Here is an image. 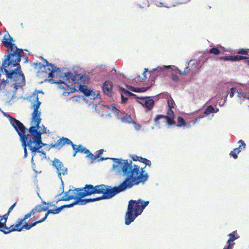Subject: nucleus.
<instances>
[{"label":"nucleus","mask_w":249,"mask_h":249,"mask_svg":"<svg viewBox=\"0 0 249 249\" xmlns=\"http://www.w3.org/2000/svg\"><path fill=\"white\" fill-rule=\"evenodd\" d=\"M223 249H225L224 248Z\"/></svg>","instance_id":"603ef678"},{"label":"nucleus","mask_w":249,"mask_h":249,"mask_svg":"<svg viewBox=\"0 0 249 249\" xmlns=\"http://www.w3.org/2000/svg\"><path fill=\"white\" fill-rule=\"evenodd\" d=\"M153 71H156V76H160L164 74V71L161 67H158L157 68L153 69Z\"/></svg>","instance_id":"7c9ffc66"},{"label":"nucleus","mask_w":249,"mask_h":249,"mask_svg":"<svg viewBox=\"0 0 249 249\" xmlns=\"http://www.w3.org/2000/svg\"><path fill=\"white\" fill-rule=\"evenodd\" d=\"M85 189L84 187L75 188L74 190L70 189L64 193V195L61 198H59L57 202L60 201H69L73 199H77L79 205H84L87 203L92 202L100 200L99 197L93 198H85L82 199L83 197L79 196V194L81 192H83Z\"/></svg>","instance_id":"6e6552de"},{"label":"nucleus","mask_w":249,"mask_h":249,"mask_svg":"<svg viewBox=\"0 0 249 249\" xmlns=\"http://www.w3.org/2000/svg\"><path fill=\"white\" fill-rule=\"evenodd\" d=\"M106 185L104 184L97 185L93 186L91 184H86L84 189H85L83 192H81L79 194V196L85 197L86 196H90L94 194H103L105 190V187Z\"/></svg>","instance_id":"9b49d317"},{"label":"nucleus","mask_w":249,"mask_h":249,"mask_svg":"<svg viewBox=\"0 0 249 249\" xmlns=\"http://www.w3.org/2000/svg\"><path fill=\"white\" fill-rule=\"evenodd\" d=\"M45 220L44 219V218L43 217L40 219H39L38 220H36V221H34V222L32 221V222H31L29 224L27 223V222H25V223L22 225V228H23V229H25L26 230H29L32 227L35 226L37 224L43 222Z\"/></svg>","instance_id":"4be33fe9"},{"label":"nucleus","mask_w":249,"mask_h":249,"mask_svg":"<svg viewBox=\"0 0 249 249\" xmlns=\"http://www.w3.org/2000/svg\"><path fill=\"white\" fill-rule=\"evenodd\" d=\"M121 121L124 123L127 124H131L133 121L130 115L127 114L121 118Z\"/></svg>","instance_id":"cd10ccee"},{"label":"nucleus","mask_w":249,"mask_h":249,"mask_svg":"<svg viewBox=\"0 0 249 249\" xmlns=\"http://www.w3.org/2000/svg\"><path fill=\"white\" fill-rule=\"evenodd\" d=\"M53 165L56 170V173L58 178L62 181V175L65 176L68 174V169L65 167L63 163L57 159H54L53 161Z\"/></svg>","instance_id":"2eb2a0df"},{"label":"nucleus","mask_w":249,"mask_h":249,"mask_svg":"<svg viewBox=\"0 0 249 249\" xmlns=\"http://www.w3.org/2000/svg\"><path fill=\"white\" fill-rule=\"evenodd\" d=\"M154 101L152 99L146 98L142 100V104L145 107L146 110H150L154 106Z\"/></svg>","instance_id":"412c9836"},{"label":"nucleus","mask_w":249,"mask_h":249,"mask_svg":"<svg viewBox=\"0 0 249 249\" xmlns=\"http://www.w3.org/2000/svg\"><path fill=\"white\" fill-rule=\"evenodd\" d=\"M28 216L27 215H25L23 218H18L17 221L16 225H11L9 227L5 225L3 229H0V231L3 232L4 234H7L13 231H20L23 230L22 224L24 221L26 220V218Z\"/></svg>","instance_id":"f8f14e48"},{"label":"nucleus","mask_w":249,"mask_h":249,"mask_svg":"<svg viewBox=\"0 0 249 249\" xmlns=\"http://www.w3.org/2000/svg\"><path fill=\"white\" fill-rule=\"evenodd\" d=\"M214 108L212 106H209L207 107L204 113L205 114L209 115L213 112Z\"/></svg>","instance_id":"f704fd0d"},{"label":"nucleus","mask_w":249,"mask_h":249,"mask_svg":"<svg viewBox=\"0 0 249 249\" xmlns=\"http://www.w3.org/2000/svg\"><path fill=\"white\" fill-rule=\"evenodd\" d=\"M103 151L104 150L103 149H101L99 151L97 154L94 155L89 151V153L87 154V157L91 160V162H93L95 160L100 157V156L103 154Z\"/></svg>","instance_id":"b1692460"},{"label":"nucleus","mask_w":249,"mask_h":249,"mask_svg":"<svg viewBox=\"0 0 249 249\" xmlns=\"http://www.w3.org/2000/svg\"><path fill=\"white\" fill-rule=\"evenodd\" d=\"M45 64L40 67L39 75L45 77L44 81L48 80L51 83L59 84L62 83L60 80L53 79L55 76H57L61 73V70L53 65L49 63L46 60H44Z\"/></svg>","instance_id":"0eeeda50"},{"label":"nucleus","mask_w":249,"mask_h":249,"mask_svg":"<svg viewBox=\"0 0 249 249\" xmlns=\"http://www.w3.org/2000/svg\"><path fill=\"white\" fill-rule=\"evenodd\" d=\"M46 203L44 201L42 202V204L36 205L30 213L25 214L28 215L26 218V220L32 216L36 220H38L40 219V218L41 216V213L42 212H46L48 209L49 207L46 206Z\"/></svg>","instance_id":"ddd939ff"},{"label":"nucleus","mask_w":249,"mask_h":249,"mask_svg":"<svg viewBox=\"0 0 249 249\" xmlns=\"http://www.w3.org/2000/svg\"><path fill=\"white\" fill-rule=\"evenodd\" d=\"M14 41L12 37L9 34L5 35L3 43L8 50V54L5 58V64L8 63L9 65L12 62L19 63L21 57L24 56L23 50L18 49L15 44L13 43Z\"/></svg>","instance_id":"20e7f679"},{"label":"nucleus","mask_w":249,"mask_h":249,"mask_svg":"<svg viewBox=\"0 0 249 249\" xmlns=\"http://www.w3.org/2000/svg\"><path fill=\"white\" fill-rule=\"evenodd\" d=\"M238 92V90L235 88H232L231 89V92L230 93V97L231 98H232L233 97L235 93Z\"/></svg>","instance_id":"e433bc0d"},{"label":"nucleus","mask_w":249,"mask_h":249,"mask_svg":"<svg viewBox=\"0 0 249 249\" xmlns=\"http://www.w3.org/2000/svg\"><path fill=\"white\" fill-rule=\"evenodd\" d=\"M111 159L120 166L126 178L118 186L109 188V186H106L103 194L99 197L100 200L111 198L116 194L131 188L133 186L144 183L148 178V174L144 170V167L140 168L138 165L133 164L132 161L130 160L129 162L127 160L115 158Z\"/></svg>","instance_id":"f03ea898"},{"label":"nucleus","mask_w":249,"mask_h":249,"mask_svg":"<svg viewBox=\"0 0 249 249\" xmlns=\"http://www.w3.org/2000/svg\"><path fill=\"white\" fill-rule=\"evenodd\" d=\"M223 48L221 46L217 45L215 47H213L210 49L209 51L210 53H212L215 55H218L220 53L219 49H223Z\"/></svg>","instance_id":"bb28decb"},{"label":"nucleus","mask_w":249,"mask_h":249,"mask_svg":"<svg viewBox=\"0 0 249 249\" xmlns=\"http://www.w3.org/2000/svg\"><path fill=\"white\" fill-rule=\"evenodd\" d=\"M5 59L2 65L0 64V76H5L10 82H14V87L16 89L24 86L25 79L19 64L12 62L8 65V63L5 64Z\"/></svg>","instance_id":"7ed1b4c3"},{"label":"nucleus","mask_w":249,"mask_h":249,"mask_svg":"<svg viewBox=\"0 0 249 249\" xmlns=\"http://www.w3.org/2000/svg\"><path fill=\"white\" fill-rule=\"evenodd\" d=\"M220 59L225 61H239L243 59H247V56L242 55H229L220 57Z\"/></svg>","instance_id":"f3484780"},{"label":"nucleus","mask_w":249,"mask_h":249,"mask_svg":"<svg viewBox=\"0 0 249 249\" xmlns=\"http://www.w3.org/2000/svg\"><path fill=\"white\" fill-rule=\"evenodd\" d=\"M142 158V157L136 156L135 157H133L132 159L134 161H139L140 162V158Z\"/></svg>","instance_id":"79ce46f5"},{"label":"nucleus","mask_w":249,"mask_h":249,"mask_svg":"<svg viewBox=\"0 0 249 249\" xmlns=\"http://www.w3.org/2000/svg\"><path fill=\"white\" fill-rule=\"evenodd\" d=\"M100 96V94L98 93V94H97V96ZM99 98H100V97H99Z\"/></svg>","instance_id":"3c124183"},{"label":"nucleus","mask_w":249,"mask_h":249,"mask_svg":"<svg viewBox=\"0 0 249 249\" xmlns=\"http://www.w3.org/2000/svg\"><path fill=\"white\" fill-rule=\"evenodd\" d=\"M112 83L108 80L106 81L102 85V89L105 94L108 95L112 90Z\"/></svg>","instance_id":"a211bd4d"},{"label":"nucleus","mask_w":249,"mask_h":249,"mask_svg":"<svg viewBox=\"0 0 249 249\" xmlns=\"http://www.w3.org/2000/svg\"><path fill=\"white\" fill-rule=\"evenodd\" d=\"M108 159H109L108 158H101L100 159L98 160V161H103V160H107Z\"/></svg>","instance_id":"a18cd8bd"},{"label":"nucleus","mask_w":249,"mask_h":249,"mask_svg":"<svg viewBox=\"0 0 249 249\" xmlns=\"http://www.w3.org/2000/svg\"><path fill=\"white\" fill-rule=\"evenodd\" d=\"M89 81L88 78L87 76V79L85 80H81V81L76 86V88H78V90L84 93V94L87 97H90V99H95V94L92 90L89 89L87 86L85 84L88 83Z\"/></svg>","instance_id":"4468645a"},{"label":"nucleus","mask_w":249,"mask_h":249,"mask_svg":"<svg viewBox=\"0 0 249 249\" xmlns=\"http://www.w3.org/2000/svg\"><path fill=\"white\" fill-rule=\"evenodd\" d=\"M10 82L13 83L11 84V86H14V82H10L9 79L6 78L5 76H0V92L3 89H5L6 86H7Z\"/></svg>","instance_id":"aec40b11"},{"label":"nucleus","mask_w":249,"mask_h":249,"mask_svg":"<svg viewBox=\"0 0 249 249\" xmlns=\"http://www.w3.org/2000/svg\"><path fill=\"white\" fill-rule=\"evenodd\" d=\"M61 210H61V207L57 208L56 209H55L49 210L45 213V215L43 217V218H44L45 220H46V218H47L48 215L50 213H52V214H57V213H59L61 212Z\"/></svg>","instance_id":"a878e982"},{"label":"nucleus","mask_w":249,"mask_h":249,"mask_svg":"<svg viewBox=\"0 0 249 249\" xmlns=\"http://www.w3.org/2000/svg\"><path fill=\"white\" fill-rule=\"evenodd\" d=\"M178 71L179 73L184 75H186L187 73H189V72L190 71V69H189V67H187L186 68V70H185L183 71H182L181 70H178Z\"/></svg>","instance_id":"58836bf2"},{"label":"nucleus","mask_w":249,"mask_h":249,"mask_svg":"<svg viewBox=\"0 0 249 249\" xmlns=\"http://www.w3.org/2000/svg\"><path fill=\"white\" fill-rule=\"evenodd\" d=\"M121 92V98L122 102L123 103L125 102L127 100V98L124 97V95H125L126 96H134L135 94L132 93V92L129 91L128 90L124 89L121 88L120 89Z\"/></svg>","instance_id":"5701e85b"},{"label":"nucleus","mask_w":249,"mask_h":249,"mask_svg":"<svg viewBox=\"0 0 249 249\" xmlns=\"http://www.w3.org/2000/svg\"><path fill=\"white\" fill-rule=\"evenodd\" d=\"M71 145L74 153L73 156L75 157L78 152L84 153L87 155L89 153V150L86 148L83 147L81 144L77 145L74 144L70 139L65 137H62L59 139L54 144H51V147L60 149L65 144Z\"/></svg>","instance_id":"1a4fd4ad"},{"label":"nucleus","mask_w":249,"mask_h":249,"mask_svg":"<svg viewBox=\"0 0 249 249\" xmlns=\"http://www.w3.org/2000/svg\"><path fill=\"white\" fill-rule=\"evenodd\" d=\"M168 109L167 112V116L163 115H157L155 118V122L156 124H159L158 121L160 119H164L166 120L168 124L171 126L174 124L175 122L174 121V113L172 108L174 107V102L171 98L168 100L167 101Z\"/></svg>","instance_id":"9d476101"},{"label":"nucleus","mask_w":249,"mask_h":249,"mask_svg":"<svg viewBox=\"0 0 249 249\" xmlns=\"http://www.w3.org/2000/svg\"><path fill=\"white\" fill-rule=\"evenodd\" d=\"M172 79L173 81L176 82V81H178V80L179 78H178V76L177 75H176V74H173L172 75Z\"/></svg>","instance_id":"ea45409f"},{"label":"nucleus","mask_w":249,"mask_h":249,"mask_svg":"<svg viewBox=\"0 0 249 249\" xmlns=\"http://www.w3.org/2000/svg\"><path fill=\"white\" fill-rule=\"evenodd\" d=\"M9 213H10L7 212V213L3 216H0V229L1 228L3 229V227H5Z\"/></svg>","instance_id":"393cba45"},{"label":"nucleus","mask_w":249,"mask_h":249,"mask_svg":"<svg viewBox=\"0 0 249 249\" xmlns=\"http://www.w3.org/2000/svg\"><path fill=\"white\" fill-rule=\"evenodd\" d=\"M247 64L249 65V60L247 61Z\"/></svg>","instance_id":"8fccbe9b"},{"label":"nucleus","mask_w":249,"mask_h":249,"mask_svg":"<svg viewBox=\"0 0 249 249\" xmlns=\"http://www.w3.org/2000/svg\"><path fill=\"white\" fill-rule=\"evenodd\" d=\"M178 124L176 125L178 127H181L182 126H185L186 123L184 119L180 116H178L177 118Z\"/></svg>","instance_id":"c756f323"},{"label":"nucleus","mask_w":249,"mask_h":249,"mask_svg":"<svg viewBox=\"0 0 249 249\" xmlns=\"http://www.w3.org/2000/svg\"><path fill=\"white\" fill-rule=\"evenodd\" d=\"M163 67H164V68L168 69V68H169L171 66H164Z\"/></svg>","instance_id":"09e8293b"},{"label":"nucleus","mask_w":249,"mask_h":249,"mask_svg":"<svg viewBox=\"0 0 249 249\" xmlns=\"http://www.w3.org/2000/svg\"><path fill=\"white\" fill-rule=\"evenodd\" d=\"M147 71H148V69L147 68H145L144 71L142 73V75H144L145 73V72H146Z\"/></svg>","instance_id":"49530a36"},{"label":"nucleus","mask_w":249,"mask_h":249,"mask_svg":"<svg viewBox=\"0 0 249 249\" xmlns=\"http://www.w3.org/2000/svg\"><path fill=\"white\" fill-rule=\"evenodd\" d=\"M147 78V77L145 75V73L144 75H142V76L141 77V81H145Z\"/></svg>","instance_id":"c03bdc74"},{"label":"nucleus","mask_w":249,"mask_h":249,"mask_svg":"<svg viewBox=\"0 0 249 249\" xmlns=\"http://www.w3.org/2000/svg\"><path fill=\"white\" fill-rule=\"evenodd\" d=\"M131 124H134V127L136 130H139L141 129V125L137 124L134 121H133Z\"/></svg>","instance_id":"4c0bfd02"},{"label":"nucleus","mask_w":249,"mask_h":249,"mask_svg":"<svg viewBox=\"0 0 249 249\" xmlns=\"http://www.w3.org/2000/svg\"><path fill=\"white\" fill-rule=\"evenodd\" d=\"M149 88V87H147V88H134V87H133L132 86H129L128 89L131 90V91H134V92H144L145 91H146L147 89H148Z\"/></svg>","instance_id":"c85d7f7f"},{"label":"nucleus","mask_w":249,"mask_h":249,"mask_svg":"<svg viewBox=\"0 0 249 249\" xmlns=\"http://www.w3.org/2000/svg\"><path fill=\"white\" fill-rule=\"evenodd\" d=\"M16 205V202L14 203L8 209V213H10V212L13 210L14 208Z\"/></svg>","instance_id":"a19ab883"},{"label":"nucleus","mask_w":249,"mask_h":249,"mask_svg":"<svg viewBox=\"0 0 249 249\" xmlns=\"http://www.w3.org/2000/svg\"><path fill=\"white\" fill-rule=\"evenodd\" d=\"M37 152H39V153H42V154H45V152H44V151H43L42 150H40L39 149V151H37Z\"/></svg>","instance_id":"de8ad7c7"},{"label":"nucleus","mask_w":249,"mask_h":249,"mask_svg":"<svg viewBox=\"0 0 249 249\" xmlns=\"http://www.w3.org/2000/svg\"><path fill=\"white\" fill-rule=\"evenodd\" d=\"M46 130H47V128L45 127L44 126H43V128H42V130H40V133H41V135L42 134L46 133H47Z\"/></svg>","instance_id":"37998d69"},{"label":"nucleus","mask_w":249,"mask_h":249,"mask_svg":"<svg viewBox=\"0 0 249 249\" xmlns=\"http://www.w3.org/2000/svg\"><path fill=\"white\" fill-rule=\"evenodd\" d=\"M87 79V76L81 74L73 73L71 72H68L65 73L64 76L63 77V81L60 80L62 83L66 86V88H63L66 90H68V92L73 93L77 89H76V86L81 81V80H85Z\"/></svg>","instance_id":"423d86ee"},{"label":"nucleus","mask_w":249,"mask_h":249,"mask_svg":"<svg viewBox=\"0 0 249 249\" xmlns=\"http://www.w3.org/2000/svg\"><path fill=\"white\" fill-rule=\"evenodd\" d=\"M140 162L144 164L145 166L151 167V161L149 160H147L144 158H141Z\"/></svg>","instance_id":"72a5a7b5"},{"label":"nucleus","mask_w":249,"mask_h":249,"mask_svg":"<svg viewBox=\"0 0 249 249\" xmlns=\"http://www.w3.org/2000/svg\"><path fill=\"white\" fill-rule=\"evenodd\" d=\"M239 143H241L238 148H236L233 149V150L231 151L230 154L231 157H233L234 159H236L238 157L237 154L239 153L240 152V149H242L243 147V149H245L246 148V143L242 140H240L239 141Z\"/></svg>","instance_id":"6ab92c4d"},{"label":"nucleus","mask_w":249,"mask_h":249,"mask_svg":"<svg viewBox=\"0 0 249 249\" xmlns=\"http://www.w3.org/2000/svg\"><path fill=\"white\" fill-rule=\"evenodd\" d=\"M103 107L104 108V109H111L113 111V112H117V111H119V110L116 107L112 106H103Z\"/></svg>","instance_id":"c9c22d12"},{"label":"nucleus","mask_w":249,"mask_h":249,"mask_svg":"<svg viewBox=\"0 0 249 249\" xmlns=\"http://www.w3.org/2000/svg\"><path fill=\"white\" fill-rule=\"evenodd\" d=\"M35 95L36 96V101L32 107L34 109L31 122L33 125L28 130L30 135L25 134L26 130L27 129L22 123L10 116H9L10 124L20 137V140L24 148L25 157L27 156V146H28L31 152L35 154L36 152L39 151V149L45 145L41 141L40 131H38L41 120V112L38 110L41 102L38 100V95L36 94Z\"/></svg>","instance_id":"f257e3e1"},{"label":"nucleus","mask_w":249,"mask_h":249,"mask_svg":"<svg viewBox=\"0 0 249 249\" xmlns=\"http://www.w3.org/2000/svg\"><path fill=\"white\" fill-rule=\"evenodd\" d=\"M76 199V200H75L74 201H73V202H72L70 204L64 205L60 206L61 210H62L64 208H71V207H73L75 205L79 204L78 199Z\"/></svg>","instance_id":"2f4dec72"},{"label":"nucleus","mask_w":249,"mask_h":249,"mask_svg":"<svg viewBox=\"0 0 249 249\" xmlns=\"http://www.w3.org/2000/svg\"><path fill=\"white\" fill-rule=\"evenodd\" d=\"M228 236H229V239L227 242V245L224 248L225 249H232L233 246L235 245V243L233 242L234 241L238 239L239 236L237 234L236 231H234L230 233Z\"/></svg>","instance_id":"dca6fc26"},{"label":"nucleus","mask_w":249,"mask_h":249,"mask_svg":"<svg viewBox=\"0 0 249 249\" xmlns=\"http://www.w3.org/2000/svg\"><path fill=\"white\" fill-rule=\"evenodd\" d=\"M237 53L243 55H247L249 56V49H240L238 50Z\"/></svg>","instance_id":"473e14b6"},{"label":"nucleus","mask_w":249,"mask_h":249,"mask_svg":"<svg viewBox=\"0 0 249 249\" xmlns=\"http://www.w3.org/2000/svg\"><path fill=\"white\" fill-rule=\"evenodd\" d=\"M149 203L148 201H144L141 199L137 201L130 200L129 201L125 216V224L128 225L132 222L141 213Z\"/></svg>","instance_id":"39448f33"}]
</instances>
